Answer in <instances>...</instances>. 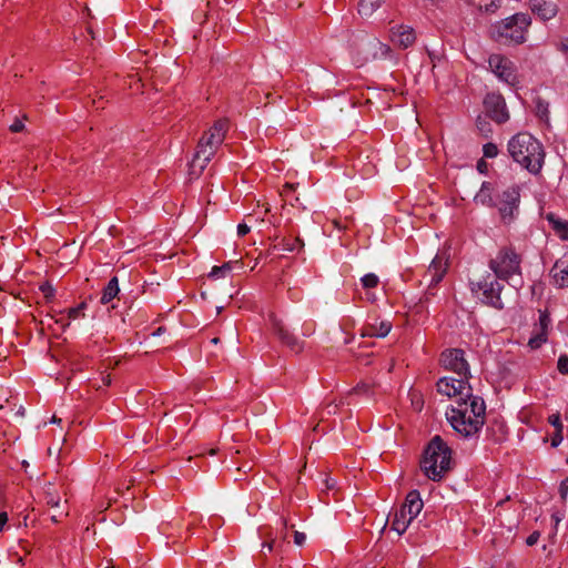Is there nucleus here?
<instances>
[{
	"label": "nucleus",
	"instance_id": "obj_1",
	"mask_svg": "<svg viewBox=\"0 0 568 568\" xmlns=\"http://www.w3.org/2000/svg\"><path fill=\"white\" fill-rule=\"evenodd\" d=\"M485 402L479 396L459 400L446 410V418L453 429L464 438L477 437L485 423Z\"/></svg>",
	"mask_w": 568,
	"mask_h": 568
},
{
	"label": "nucleus",
	"instance_id": "obj_2",
	"mask_svg": "<svg viewBox=\"0 0 568 568\" xmlns=\"http://www.w3.org/2000/svg\"><path fill=\"white\" fill-rule=\"evenodd\" d=\"M511 159L532 175H538L544 166L546 152L542 143L527 132H520L508 141Z\"/></svg>",
	"mask_w": 568,
	"mask_h": 568
},
{
	"label": "nucleus",
	"instance_id": "obj_3",
	"mask_svg": "<svg viewBox=\"0 0 568 568\" xmlns=\"http://www.w3.org/2000/svg\"><path fill=\"white\" fill-rule=\"evenodd\" d=\"M227 131V122L219 120L206 132L197 144V150L190 163V175L199 176L206 168L217 148L223 143Z\"/></svg>",
	"mask_w": 568,
	"mask_h": 568
},
{
	"label": "nucleus",
	"instance_id": "obj_4",
	"mask_svg": "<svg viewBox=\"0 0 568 568\" xmlns=\"http://www.w3.org/2000/svg\"><path fill=\"white\" fill-rule=\"evenodd\" d=\"M452 450L447 444L435 436L425 449L422 460L424 474L432 480L438 481L450 468Z\"/></svg>",
	"mask_w": 568,
	"mask_h": 568
},
{
	"label": "nucleus",
	"instance_id": "obj_5",
	"mask_svg": "<svg viewBox=\"0 0 568 568\" xmlns=\"http://www.w3.org/2000/svg\"><path fill=\"white\" fill-rule=\"evenodd\" d=\"M531 23L526 13H515L501 21L494 23L490 28L491 37L503 43H523Z\"/></svg>",
	"mask_w": 568,
	"mask_h": 568
},
{
	"label": "nucleus",
	"instance_id": "obj_6",
	"mask_svg": "<svg viewBox=\"0 0 568 568\" xmlns=\"http://www.w3.org/2000/svg\"><path fill=\"white\" fill-rule=\"evenodd\" d=\"M520 263L521 258L514 248L504 247L490 260L489 267L498 278L514 281L520 275Z\"/></svg>",
	"mask_w": 568,
	"mask_h": 568
},
{
	"label": "nucleus",
	"instance_id": "obj_7",
	"mask_svg": "<svg viewBox=\"0 0 568 568\" xmlns=\"http://www.w3.org/2000/svg\"><path fill=\"white\" fill-rule=\"evenodd\" d=\"M423 509V500L417 490L407 494L404 505L394 515L392 529L398 535H403L410 523L419 515Z\"/></svg>",
	"mask_w": 568,
	"mask_h": 568
},
{
	"label": "nucleus",
	"instance_id": "obj_8",
	"mask_svg": "<svg viewBox=\"0 0 568 568\" xmlns=\"http://www.w3.org/2000/svg\"><path fill=\"white\" fill-rule=\"evenodd\" d=\"M468 377L459 376L458 378L444 376L437 382V390L448 398H454L455 404L459 400H467L474 397L471 388L467 381Z\"/></svg>",
	"mask_w": 568,
	"mask_h": 568
},
{
	"label": "nucleus",
	"instance_id": "obj_9",
	"mask_svg": "<svg viewBox=\"0 0 568 568\" xmlns=\"http://www.w3.org/2000/svg\"><path fill=\"white\" fill-rule=\"evenodd\" d=\"M488 67L500 82L511 88L519 84L516 67L510 59L497 53L491 54L488 58Z\"/></svg>",
	"mask_w": 568,
	"mask_h": 568
},
{
	"label": "nucleus",
	"instance_id": "obj_10",
	"mask_svg": "<svg viewBox=\"0 0 568 568\" xmlns=\"http://www.w3.org/2000/svg\"><path fill=\"white\" fill-rule=\"evenodd\" d=\"M519 200L520 192L517 185H510L501 193H498L495 207H498L504 222H510L514 219L518 210Z\"/></svg>",
	"mask_w": 568,
	"mask_h": 568
},
{
	"label": "nucleus",
	"instance_id": "obj_11",
	"mask_svg": "<svg viewBox=\"0 0 568 568\" xmlns=\"http://www.w3.org/2000/svg\"><path fill=\"white\" fill-rule=\"evenodd\" d=\"M471 290L483 295V301L496 308H501L503 303L500 298L501 284L498 281L491 280L490 276L484 281L473 283Z\"/></svg>",
	"mask_w": 568,
	"mask_h": 568
},
{
	"label": "nucleus",
	"instance_id": "obj_12",
	"mask_svg": "<svg viewBox=\"0 0 568 568\" xmlns=\"http://www.w3.org/2000/svg\"><path fill=\"white\" fill-rule=\"evenodd\" d=\"M440 362L446 369L458 376L468 377L469 365L464 357V352L457 348L447 349L442 354Z\"/></svg>",
	"mask_w": 568,
	"mask_h": 568
},
{
	"label": "nucleus",
	"instance_id": "obj_13",
	"mask_svg": "<svg viewBox=\"0 0 568 568\" xmlns=\"http://www.w3.org/2000/svg\"><path fill=\"white\" fill-rule=\"evenodd\" d=\"M448 267V257L445 253H437L436 256L430 262L424 280L428 285V290L430 287L436 286L445 276ZM429 294V291L426 292V295Z\"/></svg>",
	"mask_w": 568,
	"mask_h": 568
},
{
	"label": "nucleus",
	"instance_id": "obj_14",
	"mask_svg": "<svg viewBox=\"0 0 568 568\" xmlns=\"http://www.w3.org/2000/svg\"><path fill=\"white\" fill-rule=\"evenodd\" d=\"M484 106L488 115L498 123H504L509 119L506 102L498 93H488L485 97Z\"/></svg>",
	"mask_w": 568,
	"mask_h": 568
},
{
	"label": "nucleus",
	"instance_id": "obj_15",
	"mask_svg": "<svg viewBox=\"0 0 568 568\" xmlns=\"http://www.w3.org/2000/svg\"><path fill=\"white\" fill-rule=\"evenodd\" d=\"M274 333L280 339L288 346L293 352L298 353L303 347V342L292 335L284 326L283 322L274 315L270 316Z\"/></svg>",
	"mask_w": 568,
	"mask_h": 568
},
{
	"label": "nucleus",
	"instance_id": "obj_16",
	"mask_svg": "<svg viewBox=\"0 0 568 568\" xmlns=\"http://www.w3.org/2000/svg\"><path fill=\"white\" fill-rule=\"evenodd\" d=\"M529 8L542 21L551 20L558 13V4L554 0H529Z\"/></svg>",
	"mask_w": 568,
	"mask_h": 568
},
{
	"label": "nucleus",
	"instance_id": "obj_17",
	"mask_svg": "<svg viewBox=\"0 0 568 568\" xmlns=\"http://www.w3.org/2000/svg\"><path fill=\"white\" fill-rule=\"evenodd\" d=\"M389 34L392 42L403 49L408 48L416 40L414 29L408 26H395L390 29Z\"/></svg>",
	"mask_w": 568,
	"mask_h": 568
},
{
	"label": "nucleus",
	"instance_id": "obj_18",
	"mask_svg": "<svg viewBox=\"0 0 568 568\" xmlns=\"http://www.w3.org/2000/svg\"><path fill=\"white\" fill-rule=\"evenodd\" d=\"M550 274L555 285L559 287L568 286V253L556 261Z\"/></svg>",
	"mask_w": 568,
	"mask_h": 568
},
{
	"label": "nucleus",
	"instance_id": "obj_19",
	"mask_svg": "<svg viewBox=\"0 0 568 568\" xmlns=\"http://www.w3.org/2000/svg\"><path fill=\"white\" fill-rule=\"evenodd\" d=\"M495 187L490 182H483L479 191L474 196V202L488 207L497 205L494 199Z\"/></svg>",
	"mask_w": 568,
	"mask_h": 568
},
{
	"label": "nucleus",
	"instance_id": "obj_20",
	"mask_svg": "<svg viewBox=\"0 0 568 568\" xmlns=\"http://www.w3.org/2000/svg\"><path fill=\"white\" fill-rule=\"evenodd\" d=\"M550 227L561 240H568V222L552 212L542 214Z\"/></svg>",
	"mask_w": 568,
	"mask_h": 568
},
{
	"label": "nucleus",
	"instance_id": "obj_21",
	"mask_svg": "<svg viewBox=\"0 0 568 568\" xmlns=\"http://www.w3.org/2000/svg\"><path fill=\"white\" fill-rule=\"evenodd\" d=\"M392 329V323L386 320H375L374 323L369 324L366 328L364 336L379 337L383 338L389 334Z\"/></svg>",
	"mask_w": 568,
	"mask_h": 568
},
{
	"label": "nucleus",
	"instance_id": "obj_22",
	"mask_svg": "<svg viewBox=\"0 0 568 568\" xmlns=\"http://www.w3.org/2000/svg\"><path fill=\"white\" fill-rule=\"evenodd\" d=\"M42 489L47 505L58 508L61 504V495L55 489L54 485L50 481L45 483Z\"/></svg>",
	"mask_w": 568,
	"mask_h": 568
},
{
	"label": "nucleus",
	"instance_id": "obj_23",
	"mask_svg": "<svg viewBox=\"0 0 568 568\" xmlns=\"http://www.w3.org/2000/svg\"><path fill=\"white\" fill-rule=\"evenodd\" d=\"M120 292L118 277H112L106 286L103 288L101 303L108 304L111 302Z\"/></svg>",
	"mask_w": 568,
	"mask_h": 568
},
{
	"label": "nucleus",
	"instance_id": "obj_24",
	"mask_svg": "<svg viewBox=\"0 0 568 568\" xmlns=\"http://www.w3.org/2000/svg\"><path fill=\"white\" fill-rule=\"evenodd\" d=\"M385 0H361L358 3V13L362 17H371Z\"/></svg>",
	"mask_w": 568,
	"mask_h": 568
},
{
	"label": "nucleus",
	"instance_id": "obj_25",
	"mask_svg": "<svg viewBox=\"0 0 568 568\" xmlns=\"http://www.w3.org/2000/svg\"><path fill=\"white\" fill-rule=\"evenodd\" d=\"M365 47H369L373 50V58L386 57L389 52V47L377 39L368 40L364 43Z\"/></svg>",
	"mask_w": 568,
	"mask_h": 568
},
{
	"label": "nucleus",
	"instance_id": "obj_26",
	"mask_svg": "<svg viewBox=\"0 0 568 568\" xmlns=\"http://www.w3.org/2000/svg\"><path fill=\"white\" fill-rule=\"evenodd\" d=\"M84 307H85V304L81 303L77 307H72V308L68 310L67 311V316H68L69 321L64 322L61 318V320H54V323L60 325L62 329H65V327H68L70 325V321L77 320L80 316H82V311H83Z\"/></svg>",
	"mask_w": 568,
	"mask_h": 568
},
{
	"label": "nucleus",
	"instance_id": "obj_27",
	"mask_svg": "<svg viewBox=\"0 0 568 568\" xmlns=\"http://www.w3.org/2000/svg\"><path fill=\"white\" fill-rule=\"evenodd\" d=\"M232 267L233 266L231 262H227L221 266H214L209 273V276L214 280L224 278L227 274H230Z\"/></svg>",
	"mask_w": 568,
	"mask_h": 568
},
{
	"label": "nucleus",
	"instance_id": "obj_28",
	"mask_svg": "<svg viewBox=\"0 0 568 568\" xmlns=\"http://www.w3.org/2000/svg\"><path fill=\"white\" fill-rule=\"evenodd\" d=\"M546 342H547V334L545 332H540V331L536 329V333L528 341V346L531 349H537Z\"/></svg>",
	"mask_w": 568,
	"mask_h": 568
},
{
	"label": "nucleus",
	"instance_id": "obj_29",
	"mask_svg": "<svg viewBox=\"0 0 568 568\" xmlns=\"http://www.w3.org/2000/svg\"><path fill=\"white\" fill-rule=\"evenodd\" d=\"M361 282L365 288H373L378 284L379 280L376 274L367 273L361 278Z\"/></svg>",
	"mask_w": 568,
	"mask_h": 568
},
{
	"label": "nucleus",
	"instance_id": "obj_30",
	"mask_svg": "<svg viewBox=\"0 0 568 568\" xmlns=\"http://www.w3.org/2000/svg\"><path fill=\"white\" fill-rule=\"evenodd\" d=\"M550 327V317L546 312H540L539 314V324L537 331L545 332L548 334V329Z\"/></svg>",
	"mask_w": 568,
	"mask_h": 568
},
{
	"label": "nucleus",
	"instance_id": "obj_31",
	"mask_svg": "<svg viewBox=\"0 0 568 568\" xmlns=\"http://www.w3.org/2000/svg\"><path fill=\"white\" fill-rule=\"evenodd\" d=\"M483 153L485 158L494 159L498 155V148L494 143H486L483 146Z\"/></svg>",
	"mask_w": 568,
	"mask_h": 568
},
{
	"label": "nucleus",
	"instance_id": "obj_32",
	"mask_svg": "<svg viewBox=\"0 0 568 568\" xmlns=\"http://www.w3.org/2000/svg\"><path fill=\"white\" fill-rule=\"evenodd\" d=\"M564 518H565V513H562V511H555L551 515V519L554 521V530H552L554 536L557 534L558 525L562 521Z\"/></svg>",
	"mask_w": 568,
	"mask_h": 568
},
{
	"label": "nucleus",
	"instance_id": "obj_33",
	"mask_svg": "<svg viewBox=\"0 0 568 568\" xmlns=\"http://www.w3.org/2000/svg\"><path fill=\"white\" fill-rule=\"evenodd\" d=\"M548 422L556 428V430L562 432V423L559 414H552L548 417Z\"/></svg>",
	"mask_w": 568,
	"mask_h": 568
},
{
	"label": "nucleus",
	"instance_id": "obj_34",
	"mask_svg": "<svg viewBox=\"0 0 568 568\" xmlns=\"http://www.w3.org/2000/svg\"><path fill=\"white\" fill-rule=\"evenodd\" d=\"M558 371L561 373V374H568V356L566 355H561L559 358H558Z\"/></svg>",
	"mask_w": 568,
	"mask_h": 568
},
{
	"label": "nucleus",
	"instance_id": "obj_35",
	"mask_svg": "<svg viewBox=\"0 0 568 568\" xmlns=\"http://www.w3.org/2000/svg\"><path fill=\"white\" fill-rule=\"evenodd\" d=\"M560 498L566 501L568 496V476L559 485Z\"/></svg>",
	"mask_w": 568,
	"mask_h": 568
},
{
	"label": "nucleus",
	"instance_id": "obj_36",
	"mask_svg": "<svg viewBox=\"0 0 568 568\" xmlns=\"http://www.w3.org/2000/svg\"><path fill=\"white\" fill-rule=\"evenodd\" d=\"M40 290L44 294L47 298H52L54 296V288L51 284L44 283L40 286Z\"/></svg>",
	"mask_w": 568,
	"mask_h": 568
},
{
	"label": "nucleus",
	"instance_id": "obj_37",
	"mask_svg": "<svg viewBox=\"0 0 568 568\" xmlns=\"http://www.w3.org/2000/svg\"><path fill=\"white\" fill-rule=\"evenodd\" d=\"M24 129V122L22 119H14L13 123L10 125V131L12 132H21Z\"/></svg>",
	"mask_w": 568,
	"mask_h": 568
},
{
	"label": "nucleus",
	"instance_id": "obj_38",
	"mask_svg": "<svg viewBox=\"0 0 568 568\" xmlns=\"http://www.w3.org/2000/svg\"><path fill=\"white\" fill-rule=\"evenodd\" d=\"M306 541V535L301 531H295L294 534V542L297 546H303Z\"/></svg>",
	"mask_w": 568,
	"mask_h": 568
},
{
	"label": "nucleus",
	"instance_id": "obj_39",
	"mask_svg": "<svg viewBox=\"0 0 568 568\" xmlns=\"http://www.w3.org/2000/svg\"><path fill=\"white\" fill-rule=\"evenodd\" d=\"M562 439H564V437H562L561 432L556 430L555 435L551 438V446L558 447L562 443Z\"/></svg>",
	"mask_w": 568,
	"mask_h": 568
},
{
	"label": "nucleus",
	"instance_id": "obj_40",
	"mask_svg": "<svg viewBox=\"0 0 568 568\" xmlns=\"http://www.w3.org/2000/svg\"><path fill=\"white\" fill-rule=\"evenodd\" d=\"M251 230V226L247 223H240L237 225V234L240 236L246 235Z\"/></svg>",
	"mask_w": 568,
	"mask_h": 568
},
{
	"label": "nucleus",
	"instance_id": "obj_41",
	"mask_svg": "<svg viewBox=\"0 0 568 568\" xmlns=\"http://www.w3.org/2000/svg\"><path fill=\"white\" fill-rule=\"evenodd\" d=\"M540 537V534L538 531H534L531 535H529L526 539V544L528 546H534L537 544L538 539Z\"/></svg>",
	"mask_w": 568,
	"mask_h": 568
},
{
	"label": "nucleus",
	"instance_id": "obj_42",
	"mask_svg": "<svg viewBox=\"0 0 568 568\" xmlns=\"http://www.w3.org/2000/svg\"><path fill=\"white\" fill-rule=\"evenodd\" d=\"M9 556L16 560L18 565H23V558L13 548L9 549Z\"/></svg>",
	"mask_w": 568,
	"mask_h": 568
},
{
	"label": "nucleus",
	"instance_id": "obj_43",
	"mask_svg": "<svg viewBox=\"0 0 568 568\" xmlns=\"http://www.w3.org/2000/svg\"><path fill=\"white\" fill-rule=\"evenodd\" d=\"M500 7L499 0L491 1L485 7L486 12H495Z\"/></svg>",
	"mask_w": 568,
	"mask_h": 568
},
{
	"label": "nucleus",
	"instance_id": "obj_44",
	"mask_svg": "<svg viewBox=\"0 0 568 568\" xmlns=\"http://www.w3.org/2000/svg\"><path fill=\"white\" fill-rule=\"evenodd\" d=\"M7 520H8L7 514L6 513H0V531H2Z\"/></svg>",
	"mask_w": 568,
	"mask_h": 568
},
{
	"label": "nucleus",
	"instance_id": "obj_45",
	"mask_svg": "<svg viewBox=\"0 0 568 568\" xmlns=\"http://www.w3.org/2000/svg\"><path fill=\"white\" fill-rule=\"evenodd\" d=\"M262 549H263V550H267V551H272V549H273V544H272V542H264V544L262 545Z\"/></svg>",
	"mask_w": 568,
	"mask_h": 568
},
{
	"label": "nucleus",
	"instance_id": "obj_46",
	"mask_svg": "<svg viewBox=\"0 0 568 568\" xmlns=\"http://www.w3.org/2000/svg\"><path fill=\"white\" fill-rule=\"evenodd\" d=\"M477 169L479 172L484 173L486 169V163L484 161L478 162Z\"/></svg>",
	"mask_w": 568,
	"mask_h": 568
},
{
	"label": "nucleus",
	"instance_id": "obj_47",
	"mask_svg": "<svg viewBox=\"0 0 568 568\" xmlns=\"http://www.w3.org/2000/svg\"><path fill=\"white\" fill-rule=\"evenodd\" d=\"M16 414H17L18 416L23 417V416H24V414H26V409H24V407H23V406H20V407L18 408V410H17V413H16Z\"/></svg>",
	"mask_w": 568,
	"mask_h": 568
},
{
	"label": "nucleus",
	"instance_id": "obj_48",
	"mask_svg": "<svg viewBox=\"0 0 568 568\" xmlns=\"http://www.w3.org/2000/svg\"><path fill=\"white\" fill-rule=\"evenodd\" d=\"M366 298L369 300L371 302H374L376 300V296H375V294L367 293Z\"/></svg>",
	"mask_w": 568,
	"mask_h": 568
},
{
	"label": "nucleus",
	"instance_id": "obj_49",
	"mask_svg": "<svg viewBox=\"0 0 568 568\" xmlns=\"http://www.w3.org/2000/svg\"><path fill=\"white\" fill-rule=\"evenodd\" d=\"M326 485H327V488H333L335 486V480H333V479L326 480Z\"/></svg>",
	"mask_w": 568,
	"mask_h": 568
},
{
	"label": "nucleus",
	"instance_id": "obj_50",
	"mask_svg": "<svg viewBox=\"0 0 568 568\" xmlns=\"http://www.w3.org/2000/svg\"><path fill=\"white\" fill-rule=\"evenodd\" d=\"M162 332H163V328H162V327H159V328H158V329H156L152 335H153V336H159V335H161V334H162Z\"/></svg>",
	"mask_w": 568,
	"mask_h": 568
},
{
	"label": "nucleus",
	"instance_id": "obj_51",
	"mask_svg": "<svg viewBox=\"0 0 568 568\" xmlns=\"http://www.w3.org/2000/svg\"><path fill=\"white\" fill-rule=\"evenodd\" d=\"M61 422L60 418H57L55 416H53L50 420L51 424H59Z\"/></svg>",
	"mask_w": 568,
	"mask_h": 568
},
{
	"label": "nucleus",
	"instance_id": "obj_52",
	"mask_svg": "<svg viewBox=\"0 0 568 568\" xmlns=\"http://www.w3.org/2000/svg\"><path fill=\"white\" fill-rule=\"evenodd\" d=\"M365 389H366V385L363 384V385L358 386L355 390L361 392V390H365Z\"/></svg>",
	"mask_w": 568,
	"mask_h": 568
},
{
	"label": "nucleus",
	"instance_id": "obj_53",
	"mask_svg": "<svg viewBox=\"0 0 568 568\" xmlns=\"http://www.w3.org/2000/svg\"><path fill=\"white\" fill-rule=\"evenodd\" d=\"M516 527H517V523H514V524L509 525L508 530L513 531V529Z\"/></svg>",
	"mask_w": 568,
	"mask_h": 568
},
{
	"label": "nucleus",
	"instance_id": "obj_54",
	"mask_svg": "<svg viewBox=\"0 0 568 568\" xmlns=\"http://www.w3.org/2000/svg\"><path fill=\"white\" fill-rule=\"evenodd\" d=\"M51 520H52L53 523H58V520H59V519H58V516H57V515H52V516H51Z\"/></svg>",
	"mask_w": 568,
	"mask_h": 568
},
{
	"label": "nucleus",
	"instance_id": "obj_55",
	"mask_svg": "<svg viewBox=\"0 0 568 568\" xmlns=\"http://www.w3.org/2000/svg\"><path fill=\"white\" fill-rule=\"evenodd\" d=\"M22 466L27 469V467H29V463L27 460H23Z\"/></svg>",
	"mask_w": 568,
	"mask_h": 568
},
{
	"label": "nucleus",
	"instance_id": "obj_56",
	"mask_svg": "<svg viewBox=\"0 0 568 568\" xmlns=\"http://www.w3.org/2000/svg\"><path fill=\"white\" fill-rule=\"evenodd\" d=\"M211 342H212L213 344H217V343H219V338H217V337H214V338H212V341H211Z\"/></svg>",
	"mask_w": 568,
	"mask_h": 568
},
{
	"label": "nucleus",
	"instance_id": "obj_57",
	"mask_svg": "<svg viewBox=\"0 0 568 568\" xmlns=\"http://www.w3.org/2000/svg\"><path fill=\"white\" fill-rule=\"evenodd\" d=\"M285 187H286V189L292 190V189H293V185L287 183V184L285 185Z\"/></svg>",
	"mask_w": 568,
	"mask_h": 568
},
{
	"label": "nucleus",
	"instance_id": "obj_58",
	"mask_svg": "<svg viewBox=\"0 0 568 568\" xmlns=\"http://www.w3.org/2000/svg\"><path fill=\"white\" fill-rule=\"evenodd\" d=\"M429 57H430L432 60L435 59V54L433 52H429Z\"/></svg>",
	"mask_w": 568,
	"mask_h": 568
}]
</instances>
